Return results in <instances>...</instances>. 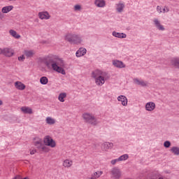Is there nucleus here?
<instances>
[{"instance_id": "5", "label": "nucleus", "mask_w": 179, "mask_h": 179, "mask_svg": "<svg viewBox=\"0 0 179 179\" xmlns=\"http://www.w3.org/2000/svg\"><path fill=\"white\" fill-rule=\"evenodd\" d=\"M111 179H120L122 177V172L118 167H113L110 171Z\"/></svg>"}, {"instance_id": "40", "label": "nucleus", "mask_w": 179, "mask_h": 179, "mask_svg": "<svg viewBox=\"0 0 179 179\" xmlns=\"http://www.w3.org/2000/svg\"><path fill=\"white\" fill-rule=\"evenodd\" d=\"M36 152H37L36 150H32L30 151V155H34V153H36Z\"/></svg>"}, {"instance_id": "15", "label": "nucleus", "mask_w": 179, "mask_h": 179, "mask_svg": "<svg viewBox=\"0 0 179 179\" xmlns=\"http://www.w3.org/2000/svg\"><path fill=\"white\" fill-rule=\"evenodd\" d=\"M154 24L158 29V30H161L162 31H164V27L160 24V21H159L158 19H155L154 20Z\"/></svg>"}, {"instance_id": "35", "label": "nucleus", "mask_w": 179, "mask_h": 179, "mask_svg": "<svg viewBox=\"0 0 179 179\" xmlns=\"http://www.w3.org/2000/svg\"><path fill=\"white\" fill-rule=\"evenodd\" d=\"M169 11H170V9L169 8V7H167V6H165L162 10L163 13H166Z\"/></svg>"}, {"instance_id": "10", "label": "nucleus", "mask_w": 179, "mask_h": 179, "mask_svg": "<svg viewBox=\"0 0 179 179\" xmlns=\"http://www.w3.org/2000/svg\"><path fill=\"white\" fill-rule=\"evenodd\" d=\"M117 100L122 103V106L127 107L128 106V99L124 95H120L117 97Z\"/></svg>"}, {"instance_id": "41", "label": "nucleus", "mask_w": 179, "mask_h": 179, "mask_svg": "<svg viewBox=\"0 0 179 179\" xmlns=\"http://www.w3.org/2000/svg\"><path fill=\"white\" fill-rule=\"evenodd\" d=\"M3 49L0 48V55H3Z\"/></svg>"}, {"instance_id": "8", "label": "nucleus", "mask_w": 179, "mask_h": 179, "mask_svg": "<svg viewBox=\"0 0 179 179\" xmlns=\"http://www.w3.org/2000/svg\"><path fill=\"white\" fill-rule=\"evenodd\" d=\"M15 51L9 48H3V55L5 57H13Z\"/></svg>"}, {"instance_id": "23", "label": "nucleus", "mask_w": 179, "mask_h": 179, "mask_svg": "<svg viewBox=\"0 0 179 179\" xmlns=\"http://www.w3.org/2000/svg\"><path fill=\"white\" fill-rule=\"evenodd\" d=\"M124 8H125V4H124V3L120 2L119 3L117 4L116 10L119 13H121V12H122V10H124Z\"/></svg>"}, {"instance_id": "37", "label": "nucleus", "mask_w": 179, "mask_h": 179, "mask_svg": "<svg viewBox=\"0 0 179 179\" xmlns=\"http://www.w3.org/2000/svg\"><path fill=\"white\" fill-rule=\"evenodd\" d=\"M18 61H21L22 62H23L24 61V55L18 57Z\"/></svg>"}, {"instance_id": "24", "label": "nucleus", "mask_w": 179, "mask_h": 179, "mask_svg": "<svg viewBox=\"0 0 179 179\" xmlns=\"http://www.w3.org/2000/svg\"><path fill=\"white\" fill-rule=\"evenodd\" d=\"M12 9H13V6H4L1 9V12H2V13H8L10 12V10H12Z\"/></svg>"}, {"instance_id": "39", "label": "nucleus", "mask_w": 179, "mask_h": 179, "mask_svg": "<svg viewBox=\"0 0 179 179\" xmlns=\"http://www.w3.org/2000/svg\"><path fill=\"white\" fill-rule=\"evenodd\" d=\"M3 17H4L3 14L0 11V20H2Z\"/></svg>"}, {"instance_id": "22", "label": "nucleus", "mask_w": 179, "mask_h": 179, "mask_svg": "<svg viewBox=\"0 0 179 179\" xmlns=\"http://www.w3.org/2000/svg\"><path fill=\"white\" fill-rule=\"evenodd\" d=\"M101 176H103V171H96L92 174V178L94 179L100 178Z\"/></svg>"}, {"instance_id": "43", "label": "nucleus", "mask_w": 179, "mask_h": 179, "mask_svg": "<svg viewBox=\"0 0 179 179\" xmlns=\"http://www.w3.org/2000/svg\"><path fill=\"white\" fill-rule=\"evenodd\" d=\"M9 1H15V0H9Z\"/></svg>"}, {"instance_id": "4", "label": "nucleus", "mask_w": 179, "mask_h": 179, "mask_svg": "<svg viewBox=\"0 0 179 179\" xmlns=\"http://www.w3.org/2000/svg\"><path fill=\"white\" fill-rule=\"evenodd\" d=\"M83 118L85 122H87L88 124H90L91 125H97L99 124V121L96 118V117L94 116L93 114L85 113L83 114Z\"/></svg>"}, {"instance_id": "14", "label": "nucleus", "mask_w": 179, "mask_h": 179, "mask_svg": "<svg viewBox=\"0 0 179 179\" xmlns=\"http://www.w3.org/2000/svg\"><path fill=\"white\" fill-rule=\"evenodd\" d=\"M15 86L16 89H17L18 90H24L26 89V85H24V84H23V83L20 82V81L15 82Z\"/></svg>"}, {"instance_id": "7", "label": "nucleus", "mask_w": 179, "mask_h": 179, "mask_svg": "<svg viewBox=\"0 0 179 179\" xmlns=\"http://www.w3.org/2000/svg\"><path fill=\"white\" fill-rule=\"evenodd\" d=\"M43 143L45 146H50V148H55V146H57L55 141H54V139H52V138L50 136H45L44 137Z\"/></svg>"}, {"instance_id": "13", "label": "nucleus", "mask_w": 179, "mask_h": 179, "mask_svg": "<svg viewBox=\"0 0 179 179\" xmlns=\"http://www.w3.org/2000/svg\"><path fill=\"white\" fill-rule=\"evenodd\" d=\"M24 114H33V109L28 106H22L20 108Z\"/></svg>"}, {"instance_id": "1", "label": "nucleus", "mask_w": 179, "mask_h": 179, "mask_svg": "<svg viewBox=\"0 0 179 179\" xmlns=\"http://www.w3.org/2000/svg\"><path fill=\"white\" fill-rule=\"evenodd\" d=\"M45 65H46L48 69H51L52 68V69L55 72H57V73L66 75L65 69H64V66H65V62H64V59L59 56H52L45 62Z\"/></svg>"}, {"instance_id": "38", "label": "nucleus", "mask_w": 179, "mask_h": 179, "mask_svg": "<svg viewBox=\"0 0 179 179\" xmlns=\"http://www.w3.org/2000/svg\"><path fill=\"white\" fill-rule=\"evenodd\" d=\"M157 10L159 13H162V12H163V11H162V7L159 6H157Z\"/></svg>"}, {"instance_id": "21", "label": "nucleus", "mask_w": 179, "mask_h": 179, "mask_svg": "<svg viewBox=\"0 0 179 179\" xmlns=\"http://www.w3.org/2000/svg\"><path fill=\"white\" fill-rule=\"evenodd\" d=\"M113 143L105 142L102 145V148L103 149V150H108V149H110V148H113Z\"/></svg>"}, {"instance_id": "26", "label": "nucleus", "mask_w": 179, "mask_h": 179, "mask_svg": "<svg viewBox=\"0 0 179 179\" xmlns=\"http://www.w3.org/2000/svg\"><path fill=\"white\" fill-rule=\"evenodd\" d=\"M170 151L171 152V153H173V155H175V156H179V148L178 147H172L170 150Z\"/></svg>"}, {"instance_id": "17", "label": "nucleus", "mask_w": 179, "mask_h": 179, "mask_svg": "<svg viewBox=\"0 0 179 179\" xmlns=\"http://www.w3.org/2000/svg\"><path fill=\"white\" fill-rule=\"evenodd\" d=\"M113 64L116 68H125V64H124V62L120 60H114Z\"/></svg>"}, {"instance_id": "6", "label": "nucleus", "mask_w": 179, "mask_h": 179, "mask_svg": "<svg viewBox=\"0 0 179 179\" xmlns=\"http://www.w3.org/2000/svg\"><path fill=\"white\" fill-rule=\"evenodd\" d=\"M34 145L40 152H46L47 147L43 143V139L40 138H35Z\"/></svg>"}, {"instance_id": "29", "label": "nucleus", "mask_w": 179, "mask_h": 179, "mask_svg": "<svg viewBox=\"0 0 179 179\" xmlns=\"http://www.w3.org/2000/svg\"><path fill=\"white\" fill-rule=\"evenodd\" d=\"M119 162H125V160H128L129 159V155L128 154H124L118 157Z\"/></svg>"}, {"instance_id": "34", "label": "nucleus", "mask_w": 179, "mask_h": 179, "mask_svg": "<svg viewBox=\"0 0 179 179\" xmlns=\"http://www.w3.org/2000/svg\"><path fill=\"white\" fill-rule=\"evenodd\" d=\"M164 148H170L171 146V143L169 141H166L164 143Z\"/></svg>"}, {"instance_id": "2", "label": "nucleus", "mask_w": 179, "mask_h": 179, "mask_svg": "<svg viewBox=\"0 0 179 179\" xmlns=\"http://www.w3.org/2000/svg\"><path fill=\"white\" fill-rule=\"evenodd\" d=\"M92 78L95 79L96 85L103 86L106 83V80H108L110 78V74L101 70H95L92 72Z\"/></svg>"}, {"instance_id": "18", "label": "nucleus", "mask_w": 179, "mask_h": 179, "mask_svg": "<svg viewBox=\"0 0 179 179\" xmlns=\"http://www.w3.org/2000/svg\"><path fill=\"white\" fill-rule=\"evenodd\" d=\"M87 50H86V48H80L76 53V57H78V58L80 57H83V55H85V54H86Z\"/></svg>"}, {"instance_id": "33", "label": "nucleus", "mask_w": 179, "mask_h": 179, "mask_svg": "<svg viewBox=\"0 0 179 179\" xmlns=\"http://www.w3.org/2000/svg\"><path fill=\"white\" fill-rule=\"evenodd\" d=\"M120 161V159L117 158V159H113L110 161V164L113 165V166H115V164H117V163H119Z\"/></svg>"}, {"instance_id": "30", "label": "nucleus", "mask_w": 179, "mask_h": 179, "mask_svg": "<svg viewBox=\"0 0 179 179\" xmlns=\"http://www.w3.org/2000/svg\"><path fill=\"white\" fill-rule=\"evenodd\" d=\"M46 122L49 125H54V124H55V119H54L51 117H46Z\"/></svg>"}, {"instance_id": "20", "label": "nucleus", "mask_w": 179, "mask_h": 179, "mask_svg": "<svg viewBox=\"0 0 179 179\" xmlns=\"http://www.w3.org/2000/svg\"><path fill=\"white\" fill-rule=\"evenodd\" d=\"M24 54L27 57V58H33L36 52H34V50H24Z\"/></svg>"}, {"instance_id": "9", "label": "nucleus", "mask_w": 179, "mask_h": 179, "mask_svg": "<svg viewBox=\"0 0 179 179\" xmlns=\"http://www.w3.org/2000/svg\"><path fill=\"white\" fill-rule=\"evenodd\" d=\"M134 83L135 85H138V86H142V87H145L148 86V83L146 81H144L143 80H139L138 78H134Z\"/></svg>"}, {"instance_id": "36", "label": "nucleus", "mask_w": 179, "mask_h": 179, "mask_svg": "<svg viewBox=\"0 0 179 179\" xmlns=\"http://www.w3.org/2000/svg\"><path fill=\"white\" fill-rule=\"evenodd\" d=\"M80 9H82V7L80 6V5H76L74 6V10H80Z\"/></svg>"}, {"instance_id": "3", "label": "nucleus", "mask_w": 179, "mask_h": 179, "mask_svg": "<svg viewBox=\"0 0 179 179\" xmlns=\"http://www.w3.org/2000/svg\"><path fill=\"white\" fill-rule=\"evenodd\" d=\"M65 40L70 43V44H80L82 43V38L75 34H66L65 36Z\"/></svg>"}, {"instance_id": "31", "label": "nucleus", "mask_w": 179, "mask_h": 179, "mask_svg": "<svg viewBox=\"0 0 179 179\" xmlns=\"http://www.w3.org/2000/svg\"><path fill=\"white\" fill-rule=\"evenodd\" d=\"M72 164H73L72 161L69 160V159H66L63 162L64 167H71V166H72Z\"/></svg>"}, {"instance_id": "28", "label": "nucleus", "mask_w": 179, "mask_h": 179, "mask_svg": "<svg viewBox=\"0 0 179 179\" xmlns=\"http://www.w3.org/2000/svg\"><path fill=\"white\" fill-rule=\"evenodd\" d=\"M10 34L14 37V38H20V35L17 34V32L13 29L9 31Z\"/></svg>"}, {"instance_id": "19", "label": "nucleus", "mask_w": 179, "mask_h": 179, "mask_svg": "<svg viewBox=\"0 0 179 179\" xmlns=\"http://www.w3.org/2000/svg\"><path fill=\"white\" fill-rule=\"evenodd\" d=\"M94 3L98 8H104L106 1L104 0H95Z\"/></svg>"}, {"instance_id": "27", "label": "nucleus", "mask_w": 179, "mask_h": 179, "mask_svg": "<svg viewBox=\"0 0 179 179\" xmlns=\"http://www.w3.org/2000/svg\"><path fill=\"white\" fill-rule=\"evenodd\" d=\"M172 65L177 69H179V57H176L172 60Z\"/></svg>"}, {"instance_id": "11", "label": "nucleus", "mask_w": 179, "mask_h": 179, "mask_svg": "<svg viewBox=\"0 0 179 179\" xmlns=\"http://www.w3.org/2000/svg\"><path fill=\"white\" fill-rule=\"evenodd\" d=\"M38 17L39 19H41V20H43V19H50L51 16L50 15V13L47 11L40 12L38 13Z\"/></svg>"}, {"instance_id": "16", "label": "nucleus", "mask_w": 179, "mask_h": 179, "mask_svg": "<svg viewBox=\"0 0 179 179\" xmlns=\"http://www.w3.org/2000/svg\"><path fill=\"white\" fill-rule=\"evenodd\" d=\"M112 34L114 37H117V38H127V34L124 33H120L114 31Z\"/></svg>"}, {"instance_id": "42", "label": "nucleus", "mask_w": 179, "mask_h": 179, "mask_svg": "<svg viewBox=\"0 0 179 179\" xmlns=\"http://www.w3.org/2000/svg\"><path fill=\"white\" fill-rule=\"evenodd\" d=\"M3 103L2 102V101L0 100V106H2Z\"/></svg>"}, {"instance_id": "25", "label": "nucleus", "mask_w": 179, "mask_h": 179, "mask_svg": "<svg viewBox=\"0 0 179 179\" xmlns=\"http://www.w3.org/2000/svg\"><path fill=\"white\" fill-rule=\"evenodd\" d=\"M65 98H66V92H62L59 94L58 100L61 101V103H64L65 101Z\"/></svg>"}, {"instance_id": "32", "label": "nucleus", "mask_w": 179, "mask_h": 179, "mask_svg": "<svg viewBox=\"0 0 179 179\" xmlns=\"http://www.w3.org/2000/svg\"><path fill=\"white\" fill-rule=\"evenodd\" d=\"M40 83L41 85H47L48 83V78L45 76H43L40 78Z\"/></svg>"}, {"instance_id": "12", "label": "nucleus", "mask_w": 179, "mask_h": 179, "mask_svg": "<svg viewBox=\"0 0 179 179\" xmlns=\"http://www.w3.org/2000/svg\"><path fill=\"white\" fill-rule=\"evenodd\" d=\"M156 108V103L155 102H148L145 104L146 111H153Z\"/></svg>"}]
</instances>
